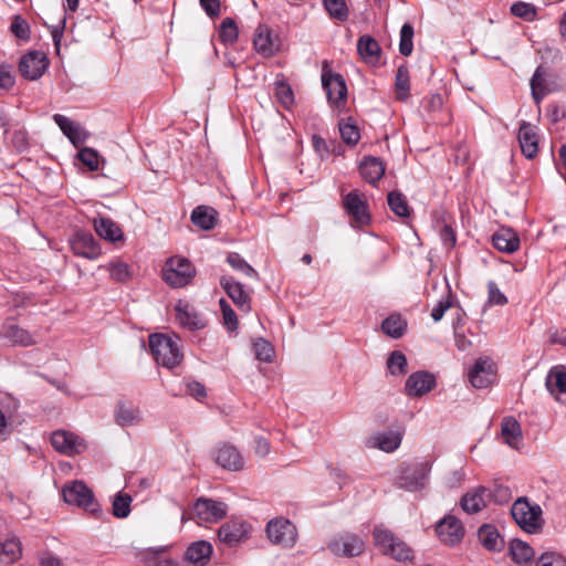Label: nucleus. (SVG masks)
I'll use <instances>...</instances> for the list:
<instances>
[{
  "label": "nucleus",
  "instance_id": "f257e3e1",
  "mask_svg": "<svg viewBox=\"0 0 566 566\" xmlns=\"http://www.w3.org/2000/svg\"><path fill=\"white\" fill-rule=\"evenodd\" d=\"M374 544L384 555H388L398 562L411 560L413 551L391 531L382 525L373 531Z\"/></svg>",
  "mask_w": 566,
  "mask_h": 566
},
{
  "label": "nucleus",
  "instance_id": "f03ea898",
  "mask_svg": "<svg viewBox=\"0 0 566 566\" xmlns=\"http://www.w3.org/2000/svg\"><path fill=\"white\" fill-rule=\"evenodd\" d=\"M542 509L531 504L525 496L518 497L511 507V514L516 524L530 534L537 533L543 526Z\"/></svg>",
  "mask_w": 566,
  "mask_h": 566
},
{
  "label": "nucleus",
  "instance_id": "7ed1b4c3",
  "mask_svg": "<svg viewBox=\"0 0 566 566\" xmlns=\"http://www.w3.org/2000/svg\"><path fill=\"white\" fill-rule=\"evenodd\" d=\"M149 348L156 363L167 368L179 365L184 357L177 343L164 334L150 335Z\"/></svg>",
  "mask_w": 566,
  "mask_h": 566
},
{
  "label": "nucleus",
  "instance_id": "20e7f679",
  "mask_svg": "<svg viewBox=\"0 0 566 566\" xmlns=\"http://www.w3.org/2000/svg\"><path fill=\"white\" fill-rule=\"evenodd\" d=\"M195 274L196 270L190 261L180 256L168 259L163 269V280L174 289L188 285Z\"/></svg>",
  "mask_w": 566,
  "mask_h": 566
},
{
  "label": "nucleus",
  "instance_id": "39448f33",
  "mask_svg": "<svg viewBox=\"0 0 566 566\" xmlns=\"http://www.w3.org/2000/svg\"><path fill=\"white\" fill-rule=\"evenodd\" d=\"M431 464L428 461L402 463L399 467L398 485L409 491L424 486Z\"/></svg>",
  "mask_w": 566,
  "mask_h": 566
},
{
  "label": "nucleus",
  "instance_id": "423d86ee",
  "mask_svg": "<svg viewBox=\"0 0 566 566\" xmlns=\"http://www.w3.org/2000/svg\"><path fill=\"white\" fill-rule=\"evenodd\" d=\"M343 207L350 218L353 228L359 229L370 222L368 203L365 196L358 190H353L343 198Z\"/></svg>",
  "mask_w": 566,
  "mask_h": 566
},
{
  "label": "nucleus",
  "instance_id": "0eeeda50",
  "mask_svg": "<svg viewBox=\"0 0 566 566\" xmlns=\"http://www.w3.org/2000/svg\"><path fill=\"white\" fill-rule=\"evenodd\" d=\"M50 61L42 51H29L23 54L19 62L20 74L29 81L39 80L48 70Z\"/></svg>",
  "mask_w": 566,
  "mask_h": 566
},
{
  "label": "nucleus",
  "instance_id": "6e6552de",
  "mask_svg": "<svg viewBox=\"0 0 566 566\" xmlns=\"http://www.w3.org/2000/svg\"><path fill=\"white\" fill-rule=\"evenodd\" d=\"M269 539L285 547H291L297 538V530L294 524L285 518H274L266 525Z\"/></svg>",
  "mask_w": 566,
  "mask_h": 566
},
{
  "label": "nucleus",
  "instance_id": "1a4fd4ad",
  "mask_svg": "<svg viewBox=\"0 0 566 566\" xmlns=\"http://www.w3.org/2000/svg\"><path fill=\"white\" fill-rule=\"evenodd\" d=\"M327 548L337 556H358L365 549L364 541L356 534L343 533L335 536L327 544Z\"/></svg>",
  "mask_w": 566,
  "mask_h": 566
},
{
  "label": "nucleus",
  "instance_id": "9d476101",
  "mask_svg": "<svg viewBox=\"0 0 566 566\" xmlns=\"http://www.w3.org/2000/svg\"><path fill=\"white\" fill-rule=\"evenodd\" d=\"M51 443L57 452L66 455L81 454L87 448L83 438L66 430L54 431L51 436Z\"/></svg>",
  "mask_w": 566,
  "mask_h": 566
},
{
  "label": "nucleus",
  "instance_id": "9b49d317",
  "mask_svg": "<svg viewBox=\"0 0 566 566\" xmlns=\"http://www.w3.org/2000/svg\"><path fill=\"white\" fill-rule=\"evenodd\" d=\"M62 494L67 504L76 505L85 510H93L94 494L82 481L66 483L63 486Z\"/></svg>",
  "mask_w": 566,
  "mask_h": 566
},
{
  "label": "nucleus",
  "instance_id": "f8f14e48",
  "mask_svg": "<svg viewBox=\"0 0 566 566\" xmlns=\"http://www.w3.org/2000/svg\"><path fill=\"white\" fill-rule=\"evenodd\" d=\"M436 533L443 544L454 546L462 541L464 527L461 521L455 516L446 515L437 523Z\"/></svg>",
  "mask_w": 566,
  "mask_h": 566
},
{
  "label": "nucleus",
  "instance_id": "ddd939ff",
  "mask_svg": "<svg viewBox=\"0 0 566 566\" xmlns=\"http://www.w3.org/2000/svg\"><path fill=\"white\" fill-rule=\"evenodd\" d=\"M322 84L326 91L328 102L332 105L338 108L345 105L347 87L340 74H323Z\"/></svg>",
  "mask_w": 566,
  "mask_h": 566
},
{
  "label": "nucleus",
  "instance_id": "4468645a",
  "mask_svg": "<svg viewBox=\"0 0 566 566\" xmlns=\"http://www.w3.org/2000/svg\"><path fill=\"white\" fill-rule=\"evenodd\" d=\"M193 511L199 521L214 523L226 516L227 505L220 501L201 497L195 503Z\"/></svg>",
  "mask_w": 566,
  "mask_h": 566
},
{
  "label": "nucleus",
  "instance_id": "2eb2a0df",
  "mask_svg": "<svg viewBox=\"0 0 566 566\" xmlns=\"http://www.w3.org/2000/svg\"><path fill=\"white\" fill-rule=\"evenodd\" d=\"M220 284L240 311L245 313L251 311V296L249 292L244 290L243 284L234 277L227 275L220 279Z\"/></svg>",
  "mask_w": 566,
  "mask_h": 566
},
{
  "label": "nucleus",
  "instance_id": "dca6fc26",
  "mask_svg": "<svg viewBox=\"0 0 566 566\" xmlns=\"http://www.w3.org/2000/svg\"><path fill=\"white\" fill-rule=\"evenodd\" d=\"M469 381L475 388H486L495 379L494 365L489 358L478 359L468 374Z\"/></svg>",
  "mask_w": 566,
  "mask_h": 566
},
{
  "label": "nucleus",
  "instance_id": "f3484780",
  "mask_svg": "<svg viewBox=\"0 0 566 566\" xmlns=\"http://www.w3.org/2000/svg\"><path fill=\"white\" fill-rule=\"evenodd\" d=\"M70 243L72 251L78 256L95 260L101 255V248L91 233L78 231L73 234Z\"/></svg>",
  "mask_w": 566,
  "mask_h": 566
},
{
  "label": "nucleus",
  "instance_id": "a211bd4d",
  "mask_svg": "<svg viewBox=\"0 0 566 566\" xmlns=\"http://www.w3.org/2000/svg\"><path fill=\"white\" fill-rule=\"evenodd\" d=\"M517 139L520 143L522 154L526 158L533 159L534 157H536L538 153L539 142L536 126L523 120L518 128Z\"/></svg>",
  "mask_w": 566,
  "mask_h": 566
},
{
  "label": "nucleus",
  "instance_id": "6ab92c4d",
  "mask_svg": "<svg viewBox=\"0 0 566 566\" xmlns=\"http://www.w3.org/2000/svg\"><path fill=\"white\" fill-rule=\"evenodd\" d=\"M436 386V378L428 371H416L411 374L405 385L407 395L420 397L431 391Z\"/></svg>",
  "mask_w": 566,
  "mask_h": 566
},
{
  "label": "nucleus",
  "instance_id": "aec40b11",
  "mask_svg": "<svg viewBox=\"0 0 566 566\" xmlns=\"http://www.w3.org/2000/svg\"><path fill=\"white\" fill-rule=\"evenodd\" d=\"M253 45L263 56H272L280 50V41L266 25H259L253 39Z\"/></svg>",
  "mask_w": 566,
  "mask_h": 566
},
{
  "label": "nucleus",
  "instance_id": "412c9836",
  "mask_svg": "<svg viewBox=\"0 0 566 566\" xmlns=\"http://www.w3.org/2000/svg\"><path fill=\"white\" fill-rule=\"evenodd\" d=\"M492 499V492L484 486H478L467 492L461 499L462 509L470 514L480 512Z\"/></svg>",
  "mask_w": 566,
  "mask_h": 566
},
{
  "label": "nucleus",
  "instance_id": "4be33fe9",
  "mask_svg": "<svg viewBox=\"0 0 566 566\" xmlns=\"http://www.w3.org/2000/svg\"><path fill=\"white\" fill-rule=\"evenodd\" d=\"M176 319L178 323L190 331L201 329L206 326V321L196 308L187 302H178L176 305Z\"/></svg>",
  "mask_w": 566,
  "mask_h": 566
},
{
  "label": "nucleus",
  "instance_id": "5701e85b",
  "mask_svg": "<svg viewBox=\"0 0 566 566\" xmlns=\"http://www.w3.org/2000/svg\"><path fill=\"white\" fill-rule=\"evenodd\" d=\"M403 431L388 430L374 434L369 438V447L377 448L384 452L390 453L396 451L402 441Z\"/></svg>",
  "mask_w": 566,
  "mask_h": 566
},
{
  "label": "nucleus",
  "instance_id": "b1692460",
  "mask_svg": "<svg viewBox=\"0 0 566 566\" xmlns=\"http://www.w3.org/2000/svg\"><path fill=\"white\" fill-rule=\"evenodd\" d=\"M357 52L361 60L371 66L379 64L381 57V48L376 39L368 34L359 36L357 40Z\"/></svg>",
  "mask_w": 566,
  "mask_h": 566
},
{
  "label": "nucleus",
  "instance_id": "393cba45",
  "mask_svg": "<svg viewBox=\"0 0 566 566\" xmlns=\"http://www.w3.org/2000/svg\"><path fill=\"white\" fill-rule=\"evenodd\" d=\"M249 533L248 524L239 521L224 523L218 531L220 542L232 546L243 541Z\"/></svg>",
  "mask_w": 566,
  "mask_h": 566
},
{
  "label": "nucleus",
  "instance_id": "a878e982",
  "mask_svg": "<svg viewBox=\"0 0 566 566\" xmlns=\"http://www.w3.org/2000/svg\"><path fill=\"white\" fill-rule=\"evenodd\" d=\"M493 247L504 253H514L520 249L518 234L511 228H501L492 235Z\"/></svg>",
  "mask_w": 566,
  "mask_h": 566
},
{
  "label": "nucleus",
  "instance_id": "bb28decb",
  "mask_svg": "<svg viewBox=\"0 0 566 566\" xmlns=\"http://www.w3.org/2000/svg\"><path fill=\"white\" fill-rule=\"evenodd\" d=\"M501 437L513 449H520L523 444V434L518 421L513 417H504L501 422Z\"/></svg>",
  "mask_w": 566,
  "mask_h": 566
},
{
  "label": "nucleus",
  "instance_id": "cd10ccee",
  "mask_svg": "<svg viewBox=\"0 0 566 566\" xmlns=\"http://www.w3.org/2000/svg\"><path fill=\"white\" fill-rule=\"evenodd\" d=\"M165 546L140 548L135 552V558L144 566H174L171 559L164 556Z\"/></svg>",
  "mask_w": 566,
  "mask_h": 566
},
{
  "label": "nucleus",
  "instance_id": "c85d7f7f",
  "mask_svg": "<svg viewBox=\"0 0 566 566\" xmlns=\"http://www.w3.org/2000/svg\"><path fill=\"white\" fill-rule=\"evenodd\" d=\"M546 387L555 399L566 405V371L555 367L546 377Z\"/></svg>",
  "mask_w": 566,
  "mask_h": 566
},
{
  "label": "nucleus",
  "instance_id": "c756f323",
  "mask_svg": "<svg viewBox=\"0 0 566 566\" xmlns=\"http://www.w3.org/2000/svg\"><path fill=\"white\" fill-rule=\"evenodd\" d=\"M114 416L120 427L136 426L143 419L138 407L124 401L117 403Z\"/></svg>",
  "mask_w": 566,
  "mask_h": 566
},
{
  "label": "nucleus",
  "instance_id": "7c9ffc66",
  "mask_svg": "<svg viewBox=\"0 0 566 566\" xmlns=\"http://www.w3.org/2000/svg\"><path fill=\"white\" fill-rule=\"evenodd\" d=\"M216 461L224 469L238 471L243 468V460L239 451L230 446L223 444L217 450Z\"/></svg>",
  "mask_w": 566,
  "mask_h": 566
},
{
  "label": "nucleus",
  "instance_id": "2f4dec72",
  "mask_svg": "<svg viewBox=\"0 0 566 566\" xmlns=\"http://www.w3.org/2000/svg\"><path fill=\"white\" fill-rule=\"evenodd\" d=\"M211 554V544L206 541H198L187 548L185 557L195 566H205L210 560Z\"/></svg>",
  "mask_w": 566,
  "mask_h": 566
},
{
  "label": "nucleus",
  "instance_id": "473e14b6",
  "mask_svg": "<svg viewBox=\"0 0 566 566\" xmlns=\"http://www.w3.org/2000/svg\"><path fill=\"white\" fill-rule=\"evenodd\" d=\"M4 337L14 345L32 346L35 344L33 336L24 328L17 325L13 321H8L2 331Z\"/></svg>",
  "mask_w": 566,
  "mask_h": 566
},
{
  "label": "nucleus",
  "instance_id": "72a5a7b5",
  "mask_svg": "<svg viewBox=\"0 0 566 566\" xmlns=\"http://www.w3.org/2000/svg\"><path fill=\"white\" fill-rule=\"evenodd\" d=\"M361 177L369 184L375 185L385 174L384 163L376 157H366L359 166Z\"/></svg>",
  "mask_w": 566,
  "mask_h": 566
},
{
  "label": "nucleus",
  "instance_id": "f704fd0d",
  "mask_svg": "<svg viewBox=\"0 0 566 566\" xmlns=\"http://www.w3.org/2000/svg\"><path fill=\"white\" fill-rule=\"evenodd\" d=\"M480 543L488 551L499 552L503 547V539L496 527L490 524L482 525L478 531Z\"/></svg>",
  "mask_w": 566,
  "mask_h": 566
},
{
  "label": "nucleus",
  "instance_id": "c9c22d12",
  "mask_svg": "<svg viewBox=\"0 0 566 566\" xmlns=\"http://www.w3.org/2000/svg\"><path fill=\"white\" fill-rule=\"evenodd\" d=\"M55 124L60 127L63 134L74 144L84 142V134L82 127L70 119L69 117L55 114L53 115Z\"/></svg>",
  "mask_w": 566,
  "mask_h": 566
},
{
  "label": "nucleus",
  "instance_id": "e433bc0d",
  "mask_svg": "<svg viewBox=\"0 0 566 566\" xmlns=\"http://www.w3.org/2000/svg\"><path fill=\"white\" fill-rule=\"evenodd\" d=\"M94 229L96 233L111 242H116L123 239V231L116 222L108 218H98L94 220Z\"/></svg>",
  "mask_w": 566,
  "mask_h": 566
},
{
  "label": "nucleus",
  "instance_id": "4c0bfd02",
  "mask_svg": "<svg viewBox=\"0 0 566 566\" xmlns=\"http://www.w3.org/2000/svg\"><path fill=\"white\" fill-rule=\"evenodd\" d=\"M510 554L512 559L521 566H528L534 557L533 548L521 539L511 542Z\"/></svg>",
  "mask_w": 566,
  "mask_h": 566
},
{
  "label": "nucleus",
  "instance_id": "58836bf2",
  "mask_svg": "<svg viewBox=\"0 0 566 566\" xmlns=\"http://www.w3.org/2000/svg\"><path fill=\"white\" fill-rule=\"evenodd\" d=\"M216 210L208 207H197L191 213V221L202 230H211L217 223Z\"/></svg>",
  "mask_w": 566,
  "mask_h": 566
},
{
  "label": "nucleus",
  "instance_id": "ea45409f",
  "mask_svg": "<svg viewBox=\"0 0 566 566\" xmlns=\"http://www.w3.org/2000/svg\"><path fill=\"white\" fill-rule=\"evenodd\" d=\"M406 327V321L398 314L388 316L381 324L382 332L391 338H400Z\"/></svg>",
  "mask_w": 566,
  "mask_h": 566
},
{
  "label": "nucleus",
  "instance_id": "a19ab883",
  "mask_svg": "<svg viewBox=\"0 0 566 566\" xmlns=\"http://www.w3.org/2000/svg\"><path fill=\"white\" fill-rule=\"evenodd\" d=\"M390 210L398 217L406 218L410 216L411 208L406 197L399 191H391L387 197Z\"/></svg>",
  "mask_w": 566,
  "mask_h": 566
},
{
  "label": "nucleus",
  "instance_id": "79ce46f5",
  "mask_svg": "<svg viewBox=\"0 0 566 566\" xmlns=\"http://www.w3.org/2000/svg\"><path fill=\"white\" fill-rule=\"evenodd\" d=\"M545 71L543 66H538L531 80L532 96L537 105L541 104L544 96L548 93L545 87Z\"/></svg>",
  "mask_w": 566,
  "mask_h": 566
},
{
  "label": "nucleus",
  "instance_id": "37998d69",
  "mask_svg": "<svg viewBox=\"0 0 566 566\" xmlns=\"http://www.w3.org/2000/svg\"><path fill=\"white\" fill-rule=\"evenodd\" d=\"M21 556V546L17 539L0 543V563L11 564Z\"/></svg>",
  "mask_w": 566,
  "mask_h": 566
},
{
  "label": "nucleus",
  "instance_id": "c03bdc74",
  "mask_svg": "<svg viewBox=\"0 0 566 566\" xmlns=\"http://www.w3.org/2000/svg\"><path fill=\"white\" fill-rule=\"evenodd\" d=\"M227 262L230 266L244 274L248 277L258 279V272L237 252H231L227 256Z\"/></svg>",
  "mask_w": 566,
  "mask_h": 566
},
{
  "label": "nucleus",
  "instance_id": "a18cd8bd",
  "mask_svg": "<svg viewBox=\"0 0 566 566\" xmlns=\"http://www.w3.org/2000/svg\"><path fill=\"white\" fill-rule=\"evenodd\" d=\"M395 86L398 99L405 101L409 96V70L406 65H400L397 70Z\"/></svg>",
  "mask_w": 566,
  "mask_h": 566
},
{
  "label": "nucleus",
  "instance_id": "49530a36",
  "mask_svg": "<svg viewBox=\"0 0 566 566\" xmlns=\"http://www.w3.org/2000/svg\"><path fill=\"white\" fill-rule=\"evenodd\" d=\"M511 13L520 19H523L527 22H532L537 17L536 7L532 3L517 1L511 6Z\"/></svg>",
  "mask_w": 566,
  "mask_h": 566
},
{
  "label": "nucleus",
  "instance_id": "de8ad7c7",
  "mask_svg": "<svg viewBox=\"0 0 566 566\" xmlns=\"http://www.w3.org/2000/svg\"><path fill=\"white\" fill-rule=\"evenodd\" d=\"M274 94L284 108H290L293 105V91L284 80H277L275 82Z\"/></svg>",
  "mask_w": 566,
  "mask_h": 566
},
{
  "label": "nucleus",
  "instance_id": "09e8293b",
  "mask_svg": "<svg viewBox=\"0 0 566 566\" xmlns=\"http://www.w3.org/2000/svg\"><path fill=\"white\" fill-rule=\"evenodd\" d=\"M132 496L127 493H117L113 500L112 511L116 517L124 518L130 513Z\"/></svg>",
  "mask_w": 566,
  "mask_h": 566
},
{
  "label": "nucleus",
  "instance_id": "8fccbe9b",
  "mask_svg": "<svg viewBox=\"0 0 566 566\" xmlns=\"http://www.w3.org/2000/svg\"><path fill=\"white\" fill-rule=\"evenodd\" d=\"M437 226L439 227V234L443 245L448 250L453 249L457 243V234L452 226L447 221L444 214L442 216L441 221L437 222Z\"/></svg>",
  "mask_w": 566,
  "mask_h": 566
},
{
  "label": "nucleus",
  "instance_id": "3c124183",
  "mask_svg": "<svg viewBox=\"0 0 566 566\" xmlns=\"http://www.w3.org/2000/svg\"><path fill=\"white\" fill-rule=\"evenodd\" d=\"M324 7L333 19L346 21L348 8L345 0H323Z\"/></svg>",
  "mask_w": 566,
  "mask_h": 566
},
{
  "label": "nucleus",
  "instance_id": "603ef678",
  "mask_svg": "<svg viewBox=\"0 0 566 566\" xmlns=\"http://www.w3.org/2000/svg\"><path fill=\"white\" fill-rule=\"evenodd\" d=\"M219 38L226 44H232L238 39V25L232 18H226L219 30Z\"/></svg>",
  "mask_w": 566,
  "mask_h": 566
},
{
  "label": "nucleus",
  "instance_id": "864d4df0",
  "mask_svg": "<svg viewBox=\"0 0 566 566\" xmlns=\"http://www.w3.org/2000/svg\"><path fill=\"white\" fill-rule=\"evenodd\" d=\"M413 27L410 23H405L400 30L399 52L403 56H409L413 50Z\"/></svg>",
  "mask_w": 566,
  "mask_h": 566
},
{
  "label": "nucleus",
  "instance_id": "5fc2aeb1",
  "mask_svg": "<svg viewBox=\"0 0 566 566\" xmlns=\"http://www.w3.org/2000/svg\"><path fill=\"white\" fill-rule=\"evenodd\" d=\"M339 133L344 143L350 146H355L360 139L358 127L349 122L339 123Z\"/></svg>",
  "mask_w": 566,
  "mask_h": 566
},
{
  "label": "nucleus",
  "instance_id": "6e6d98bb",
  "mask_svg": "<svg viewBox=\"0 0 566 566\" xmlns=\"http://www.w3.org/2000/svg\"><path fill=\"white\" fill-rule=\"evenodd\" d=\"M455 304V297L451 293L450 290H448L447 295L438 302V304L432 308L431 311V317L434 322H439L442 319L444 313L452 308Z\"/></svg>",
  "mask_w": 566,
  "mask_h": 566
},
{
  "label": "nucleus",
  "instance_id": "4d7b16f0",
  "mask_svg": "<svg viewBox=\"0 0 566 566\" xmlns=\"http://www.w3.org/2000/svg\"><path fill=\"white\" fill-rule=\"evenodd\" d=\"M387 367L391 375H403L407 367V358L401 352H392L387 360Z\"/></svg>",
  "mask_w": 566,
  "mask_h": 566
},
{
  "label": "nucleus",
  "instance_id": "13d9d810",
  "mask_svg": "<svg viewBox=\"0 0 566 566\" xmlns=\"http://www.w3.org/2000/svg\"><path fill=\"white\" fill-rule=\"evenodd\" d=\"M255 357L262 361H271L274 356L273 346L264 338H259L253 343Z\"/></svg>",
  "mask_w": 566,
  "mask_h": 566
},
{
  "label": "nucleus",
  "instance_id": "bf43d9fd",
  "mask_svg": "<svg viewBox=\"0 0 566 566\" xmlns=\"http://www.w3.org/2000/svg\"><path fill=\"white\" fill-rule=\"evenodd\" d=\"M10 31L20 40L30 39V25L21 15H14L10 25Z\"/></svg>",
  "mask_w": 566,
  "mask_h": 566
},
{
  "label": "nucleus",
  "instance_id": "052dcab7",
  "mask_svg": "<svg viewBox=\"0 0 566 566\" xmlns=\"http://www.w3.org/2000/svg\"><path fill=\"white\" fill-rule=\"evenodd\" d=\"M535 566H566V557L557 552H544L537 558Z\"/></svg>",
  "mask_w": 566,
  "mask_h": 566
},
{
  "label": "nucleus",
  "instance_id": "680f3d73",
  "mask_svg": "<svg viewBox=\"0 0 566 566\" xmlns=\"http://www.w3.org/2000/svg\"><path fill=\"white\" fill-rule=\"evenodd\" d=\"M219 303L224 326L231 332L235 331L238 328L237 314L226 300L221 298Z\"/></svg>",
  "mask_w": 566,
  "mask_h": 566
},
{
  "label": "nucleus",
  "instance_id": "e2e57ef3",
  "mask_svg": "<svg viewBox=\"0 0 566 566\" xmlns=\"http://www.w3.org/2000/svg\"><path fill=\"white\" fill-rule=\"evenodd\" d=\"M78 158L92 171L97 170L99 167V155L93 148L86 147L81 149Z\"/></svg>",
  "mask_w": 566,
  "mask_h": 566
},
{
  "label": "nucleus",
  "instance_id": "0e129e2a",
  "mask_svg": "<svg viewBox=\"0 0 566 566\" xmlns=\"http://www.w3.org/2000/svg\"><path fill=\"white\" fill-rule=\"evenodd\" d=\"M488 302L490 305H506L507 297L500 291L495 282L490 281L488 283Z\"/></svg>",
  "mask_w": 566,
  "mask_h": 566
},
{
  "label": "nucleus",
  "instance_id": "69168bd1",
  "mask_svg": "<svg viewBox=\"0 0 566 566\" xmlns=\"http://www.w3.org/2000/svg\"><path fill=\"white\" fill-rule=\"evenodd\" d=\"M109 272L114 280L123 282L129 276V266L123 262L112 263Z\"/></svg>",
  "mask_w": 566,
  "mask_h": 566
},
{
  "label": "nucleus",
  "instance_id": "338daca9",
  "mask_svg": "<svg viewBox=\"0 0 566 566\" xmlns=\"http://www.w3.org/2000/svg\"><path fill=\"white\" fill-rule=\"evenodd\" d=\"M14 85V76L11 66L7 64L0 65V90H9Z\"/></svg>",
  "mask_w": 566,
  "mask_h": 566
},
{
  "label": "nucleus",
  "instance_id": "774afa93",
  "mask_svg": "<svg viewBox=\"0 0 566 566\" xmlns=\"http://www.w3.org/2000/svg\"><path fill=\"white\" fill-rule=\"evenodd\" d=\"M186 392L197 400H201L207 396L205 386L196 380H190L186 384Z\"/></svg>",
  "mask_w": 566,
  "mask_h": 566
}]
</instances>
